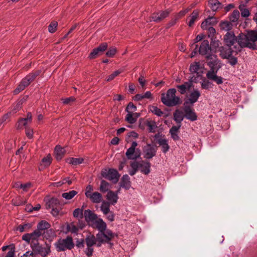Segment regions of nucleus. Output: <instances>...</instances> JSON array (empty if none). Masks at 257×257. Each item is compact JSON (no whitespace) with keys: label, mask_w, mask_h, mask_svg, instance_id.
I'll return each mask as SVG.
<instances>
[{"label":"nucleus","mask_w":257,"mask_h":257,"mask_svg":"<svg viewBox=\"0 0 257 257\" xmlns=\"http://www.w3.org/2000/svg\"><path fill=\"white\" fill-rule=\"evenodd\" d=\"M41 236L46 239L51 240L56 236V233L52 228H49L44 232L43 231Z\"/></svg>","instance_id":"obj_37"},{"label":"nucleus","mask_w":257,"mask_h":257,"mask_svg":"<svg viewBox=\"0 0 257 257\" xmlns=\"http://www.w3.org/2000/svg\"><path fill=\"white\" fill-rule=\"evenodd\" d=\"M106 197L107 200L106 202L109 203V206L110 205H114L117 203L118 199L117 193H115L114 191L111 190L108 191Z\"/></svg>","instance_id":"obj_24"},{"label":"nucleus","mask_w":257,"mask_h":257,"mask_svg":"<svg viewBox=\"0 0 257 257\" xmlns=\"http://www.w3.org/2000/svg\"><path fill=\"white\" fill-rule=\"evenodd\" d=\"M171 13V10L168 9L165 11H161L157 13H154L150 17V21L159 23L163 20L168 17Z\"/></svg>","instance_id":"obj_17"},{"label":"nucleus","mask_w":257,"mask_h":257,"mask_svg":"<svg viewBox=\"0 0 257 257\" xmlns=\"http://www.w3.org/2000/svg\"><path fill=\"white\" fill-rule=\"evenodd\" d=\"M211 41L210 43V46L212 47V51L213 49H216L217 48H220V47H219L220 42L219 40H213V38L211 39Z\"/></svg>","instance_id":"obj_63"},{"label":"nucleus","mask_w":257,"mask_h":257,"mask_svg":"<svg viewBox=\"0 0 257 257\" xmlns=\"http://www.w3.org/2000/svg\"><path fill=\"white\" fill-rule=\"evenodd\" d=\"M84 216L86 221L88 223L90 222L93 223L98 218L97 214L90 209L85 210L84 211Z\"/></svg>","instance_id":"obj_25"},{"label":"nucleus","mask_w":257,"mask_h":257,"mask_svg":"<svg viewBox=\"0 0 257 257\" xmlns=\"http://www.w3.org/2000/svg\"><path fill=\"white\" fill-rule=\"evenodd\" d=\"M137 110V107L136 105H135L133 102H130L127 104V106H126L125 108V111L127 112H132V113H133L134 112L136 111Z\"/></svg>","instance_id":"obj_59"},{"label":"nucleus","mask_w":257,"mask_h":257,"mask_svg":"<svg viewBox=\"0 0 257 257\" xmlns=\"http://www.w3.org/2000/svg\"><path fill=\"white\" fill-rule=\"evenodd\" d=\"M26 201L24 200L21 197L17 196L12 200V203L13 205L19 206L24 205L26 203Z\"/></svg>","instance_id":"obj_48"},{"label":"nucleus","mask_w":257,"mask_h":257,"mask_svg":"<svg viewBox=\"0 0 257 257\" xmlns=\"http://www.w3.org/2000/svg\"><path fill=\"white\" fill-rule=\"evenodd\" d=\"M146 124L148 127V131L149 133L155 132V129L157 127V126L154 120H147Z\"/></svg>","instance_id":"obj_46"},{"label":"nucleus","mask_w":257,"mask_h":257,"mask_svg":"<svg viewBox=\"0 0 257 257\" xmlns=\"http://www.w3.org/2000/svg\"><path fill=\"white\" fill-rule=\"evenodd\" d=\"M225 45L228 47L227 49H232L235 52V47L237 46V37L233 32H228L223 37Z\"/></svg>","instance_id":"obj_8"},{"label":"nucleus","mask_w":257,"mask_h":257,"mask_svg":"<svg viewBox=\"0 0 257 257\" xmlns=\"http://www.w3.org/2000/svg\"><path fill=\"white\" fill-rule=\"evenodd\" d=\"M23 103L22 100L17 101L13 104L12 110L10 112H11V114H15L18 112L22 108Z\"/></svg>","instance_id":"obj_43"},{"label":"nucleus","mask_w":257,"mask_h":257,"mask_svg":"<svg viewBox=\"0 0 257 257\" xmlns=\"http://www.w3.org/2000/svg\"><path fill=\"white\" fill-rule=\"evenodd\" d=\"M101 175L103 178L112 181L114 184L118 181L120 177V174L116 170L111 168L103 169Z\"/></svg>","instance_id":"obj_6"},{"label":"nucleus","mask_w":257,"mask_h":257,"mask_svg":"<svg viewBox=\"0 0 257 257\" xmlns=\"http://www.w3.org/2000/svg\"><path fill=\"white\" fill-rule=\"evenodd\" d=\"M178 20V18H177L175 16H174V18H172L169 23L167 24L166 26V29H168L171 27L172 26L175 25L177 21Z\"/></svg>","instance_id":"obj_64"},{"label":"nucleus","mask_w":257,"mask_h":257,"mask_svg":"<svg viewBox=\"0 0 257 257\" xmlns=\"http://www.w3.org/2000/svg\"><path fill=\"white\" fill-rule=\"evenodd\" d=\"M208 5L213 12L221 8V4L218 0H209Z\"/></svg>","instance_id":"obj_41"},{"label":"nucleus","mask_w":257,"mask_h":257,"mask_svg":"<svg viewBox=\"0 0 257 257\" xmlns=\"http://www.w3.org/2000/svg\"><path fill=\"white\" fill-rule=\"evenodd\" d=\"M62 206L63 204L59 199L54 197L50 199L46 203L47 209H52L51 212L53 216H57L59 215Z\"/></svg>","instance_id":"obj_5"},{"label":"nucleus","mask_w":257,"mask_h":257,"mask_svg":"<svg viewBox=\"0 0 257 257\" xmlns=\"http://www.w3.org/2000/svg\"><path fill=\"white\" fill-rule=\"evenodd\" d=\"M185 117V114L179 109H176L173 112V119L177 125H181V122Z\"/></svg>","instance_id":"obj_26"},{"label":"nucleus","mask_w":257,"mask_h":257,"mask_svg":"<svg viewBox=\"0 0 257 257\" xmlns=\"http://www.w3.org/2000/svg\"><path fill=\"white\" fill-rule=\"evenodd\" d=\"M238 9L240 11V14L242 17L247 18L250 13L248 9L246 8L245 4H240L238 6Z\"/></svg>","instance_id":"obj_40"},{"label":"nucleus","mask_w":257,"mask_h":257,"mask_svg":"<svg viewBox=\"0 0 257 257\" xmlns=\"http://www.w3.org/2000/svg\"><path fill=\"white\" fill-rule=\"evenodd\" d=\"M125 120L130 124H133L136 122L137 118L134 117L133 113L128 112L125 116Z\"/></svg>","instance_id":"obj_55"},{"label":"nucleus","mask_w":257,"mask_h":257,"mask_svg":"<svg viewBox=\"0 0 257 257\" xmlns=\"http://www.w3.org/2000/svg\"><path fill=\"white\" fill-rule=\"evenodd\" d=\"M31 186V184L30 183H27L26 184L16 183L14 187L19 189H22L24 191H27V189L30 188Z\"/></svg>","instance_id":"obj_57"},{"label":"nucleus","mask_w":257,"mask_h":257,"mask_svg":"<svg viewBox=\"0 0 257 257\" xmlns=\"http://www.w3.org/2000/svg\"><path fill=\"white\" fill-rule=\"evenodd\" d=\"M69 160V163L74 166L82 164L84 161V159L82 158H70Z\"/></svg>","instance_id":"obj_54"},{"label":"nucleus","mask_w":257,"mask_h":257,"mask_svg":"<svg viewBox=\"0 0 257 257\" xmlns=\"http://www.w3.org/2000/svg\"><path fill=\"white\" fill-rule=\"evenodd\" d=\"M58 23L57 22H52L48 26L49 32L51 33H55L57 30Z\"/></svg>","instance_id":"obj_58"},{"label":"nucleus","mask_w":257,"mask_h":257,"mask_svg":"<svg viewBox=\"0 0 257 257\" xmlns=\"http://www.w3.org/2000/svg\"><path fill=\"white\" fill-rule=\"evenodd\" d=\"M239 17V12L238 10H234L231 15L229 17V19L230 22H236Z\"/></svg>","instance_id":"obj_51"},{"label":"nucleus","mask_w":257,"mask_h":257,"mask_svg":"<svg viewBox=\"0 0 257 257\" xmlns=\"http://www.w3.org/2000/svg\"><path fill=\"white\" fill-rule=\"evenodd\" d=\"M41 73L40 70L33 71L28 74L20 82L18 87L14 90V94H18L28 86Z\"/></svg>","instance_id":"obj_2"},{"label":"nucleus","mask_w":257,"mask_h":257,"mask_svg":"<svg viewBox=\"0 0 257 257\" xmlns=\"http://www.w3.org/2000/svg\"><path fill=\"white\" fill-rule=\"evenodd\" d=\"M158 143L161 146L162 151L165 154L168 151L170 147L168 145L167 140L165 139H159L158 140Z\"/></svg>","instance_id":"obj_42"},{"label":"nucleus","mask_w":257,"mask_h":257,"mask_svg":"<svg viewBox=\"0 0 257 257\" xmlns=\"http://www.w3.org/2000/svg\"><path fill=\"white\" fill-rule=\"evenodd\" d=\"M144 158L147 159H152L156 156V150L151 144H148L147 148L144 150Z\"/></svg>","instance_id":"obj_22"},{"label":"nucleus","mask_w":257,"mask_h":257,"mask_svg":"<svg viewBox=\"0 0 257 257\" xmlns=\"http://www.w3.org/2000/svg\"><path fill=\"white\" fill-rule=\"evenodd\" d=\"M42 235L36 229L31 233H26L22 236V239L26 241L28 243H36L39 242V238Z\"/></svg>","instance_id":"obj_13"},{"label":"nucleus","mask_w":257,"mask_h":257,"mask_svg":"<svg viewBox=\"0 0 257 257\" xmlns=\"http://www.w3.org/2000/svg\"><path fill=\"white\" fill-rule=\"evenodd\" d=\"M199 11L198 10H194L188 17L189 21L187 23L189 27H191L193 26L195 21L198 18Z\"/></svg>","instance_id":"obj_34"},{"label":"nucleus","mask_w":257,"mask_h":257,"mask_svg":"<svg viewBox=\"0 0 257 257\" xmlns=\"http://www.w3.org/2000/svg\"><path fill=\"white\" fill-rule=\"evenodd\" d=\"M200 95V92L197 89H193V90L190 93L188 98L185 100L183 104L193 105L194 103L198 101Z\"/></svg>","instance_id":"obj_20"},{"label":"nucleus","mask_w":257,"mask_h":257,"mask_svg":"<svg viewBox=\"0 0 257 257\" xmlns=\"http://www.w3.org/2000/svg\"><path fill=\"white\" fill-rule=\"evenodd\" d=\"M237 46L235 47V53L240 52L243 48L247 47L252 50H256L255 43L250 44L248 40L246 34L240 33L237 36Z\"/></svg>","instance_id":"obj_4"},{"label":"nucleus","mask_w":257,"mask_h":257,"mask_svg":"<svg viewBox=\"0 0 257 257\" xmlns=\"http://www.w3.org/2000/svg\"><path fill=\"white\" fill-rule=\"evenodd\" d=\"M52 158L50 154L43 158L39 167V170L42 171L48 167L52 163Z\"/></svg>","instance_id":"obj_23"},{"label":"nucleus","mask_w":257,"mask_h":257,"mask_svg":"<svg viewBox=\"0 0 257 257\" xmlns=\"http://www.w3.org/2000/svg\"><path fill=\"white\" fill-rule=\"evenodd\" d=\"M84 240L87 245L84 252L88 257H91L93 253V246L96 244L97 239L93 234L89 233L86 236Z\"/></svg>","instance_id":"obj_10"},{"label":"nucleus","mask_w":257,"mask_h":257,"mask_svg":"<svg viewBox=\"0 0 257 257\" xmlns=\"http://www.w3.org/2000/svg\"><path fill=\"white\" fill-rule=\"evenodd\" d=\"M181 127V125H177L173 126L169 130V133L171 135V138L174 141H178L180 139L178 136L179 130Z\"/></svg>","instance_id":"obj_35"},{"label":"nucleus","mask_w":257,"mask_h":257,"mask_svg":"<svg viewBox=\"0 0 257 257\" xmlns=\"http://www.w3.org/2000/svg\"><path fill=\"white\" fill-rule=\"evenodd\" d=\"M93 224L100 232H104L106 229V224L101 218H97L93 222Z\"/></svg>","instance_id":"obj_28"},{"label":"nucleus","mask_w":257,"mask_h":257,"mask_svg":"<svg viewBox=\"0 0 257 257\" xmlns=\"http://www.w3.org/2000/svg\"><path fill=\"white\" fill-rule=\"evenodd\" d=\"M103 233V236L105 237V241L108 242L112 239V238L113 237V234L112 232V231L109 229L105 230Z\"/></svg>","instance_id":"obj_56"},{"label":"nucleus","mask_w":257,"mask_h":257,"mask_svg":"<svg viewBox=\"0 0 257 257\" xmlns=\"http://www.w3.org/2000/svg\"><path fill=\"white\" fill-rule=\"evenodd\" d=\"M213 86V84L212 83L205 78H204L201 82V87L203 89L209 90L212 88Z\"/></svg>","instance_id":"obj_45"},{"label":"nucleus","mask_w":257,"mask_h":257,"mask_svg":"<svg viewBox=\"0 0 257 257\" xmlns=\"http://www.w3.org/2000/svg\"><path fill=\"white\" fill-rule=\"evenodd\" d=\"M192 106L183 104V111L185 113V117L191 121H194L197 120V115L192 108Z\"/></svg>","instance_id":"obj_16"},{"label":"nucleus","mask_w":257,"mask_h":257,"mask_svg":"<svg viewBox=\"0 0 257 257\" xmlns=\"http://www.w3.org/2000/svg\"><path fill=\"white\" fill-rule=\"evenodd\" d=\"M93 203L102 202V195L98 192H94L87 197Z\"/></svg>","instance_id":"obj_33"},{"label":"nucleus","mask_w":257,"mask_h":257,"mask_svg":"<svg viewBox=\"0 0 257 257\" xmlns=\"http://www.w3.org/2000/svg\"><path fill=\"white\" fill-rule=\"evenodd\" d=\"M66 183H68L69 185H70L72 183V181L69 177L65 178L59 182H55L54 185L56 187H60Z\"/></svg>","instance_id":"obj_52"},{"label":"nucleus","mask_w":257,"mask_h":257,"mask_svg":"<svg viewBox=\"0 0 257 257\" xmlns=\"http://www.w3.org/2000/svg\"><path fill=\"white\" fill-rule=\"evenodd\" d=\"M122 72V71L117 70L114 71L112 74L107 76L106 81H110L112 80L115 77L118 76L119 74Z\"/></svg>","instance_id":"obj_60"},{"label":"nucleus","mask_w":257,"mask_h":257,"mask_svg":"<svg viewBox=\"0 0 257 257\" xmlns=\"http://www.w3.org/2000/svg\"><path fill=\"white\" fill-rule=\"evenodd\" d=\"M200 68V65L199 62H194L191 63L190 65L189 71L191 73L196 74V78L201 76V74H199V70Z\"/></svg>","instance_id":"obj_31"},{"label":"nucleus","mask_w":257,"mask_h":257,"mask_svg":"<svg viewBox=\"0 0 257 257\" xmlns=\"http://www.w3.org/2000/svg\"><path fill=\"white\" fill-rule=\"evenodd\" d=\"M206 58L208 60L207 65L210 68V70L208 72L213 71L214 72H217L219 68L217 67L218 59L216 55L214 54L208 55Z\"/></svg>","instance_id":"obj_19"},{"label":"nucleus","mask_w":257,"mask_h":257,"mask_svg":"<svg viewBox=\"0 0 257 257\" xmlns=\"http://www.w3.org/2000/svg\"><path fill=\"white\" fill-rule=\"evenodd\" d=\"M50 227L51 225L49 222L46 220H42L38 223L36 230L42 235L43 231L44 232Z\"/></svg>","instance_id":"obj_32"},{"label":"nucleus","mask_w":257,"mask_h":257,"mask_svg":"<svg viewBox=\"0 0 257 257\" xmlns=\"http://www.w3.org/2000/svg\"><path fill=\"white\" fill-rule=\"evenodd\" d=\"M108 45L106 42L100 44L97 47L93 49L89 55L90 59L96 58L99 55H101L107 48Z\"/></svg>","instance_id":"obj_15"},{"label":"nucleus","mask_w":257,"mask_h":257,"mask_svg":"<svg viewBox=\"0 0 257 257\" xmlns=\"http://www.w3.org/2000/svg\"><path fill=\"white\" fill-rule=\"evenodd\" d=\"M246 35L250 44L255 43L257 41V30L248 31Z\"/></svg>","instance_id":"obj_38"},{"label":"nucleus","mask_w":257,"mask_h":257,"mask_svg":"<svg viewBox=\"0 0 257 257\" xmlns=\"http://www.w3.org/2000/svg\"><path fill=\"white\" fill-rule=\"evenodd\" d=\"M100 210L102 212L103 214L106 216V218L110 222H112L114 220L115 214L112 211L110 210L109 203L106 201L103 200L100 206Z\"/></svg>","instance_id":"obj_12"},{"label":"nucleus","mask_w":257,"mask_h":257,"mask_svg":"<svg viewBox=\"0 0 257 257\" xmlns=\"http://www.w3.org/2000/svg\"><path fill=\"white\" fill-rule=\"evenodd\" d=\"M32 224L30 223L20 224L17 227V230L21 232L28 231L32 228Z\"/></svg>","instance_id":"obj_47"},{"label":"nucleus","mask_w":257,"mask_h":257,"mask_svg":"<svg viewBox=\"0 0 257 257\" xmlns=\"http://www.w3.org/2000/svg\"><path fill=\"white\" fill-rule=\"evenodd\" d=\"M203 35H198L193 40V44L191 45V48L193 49L190 54V57H194L197 53L198 45L196 44L197 42H199L203 39Z\"/></svg>","instance_id":"obj_27"},{"label":"nucleus","mask_w":257,"mask_h":257,"mask_svg":"<svg viewBox=\"0 0 257 257\" xmlns=\"http://www.w3.org/2000/svg\"><path fill=\"white\" fill-rule=\"evenodd\" d=\"M111 188L110 184L106 181L102 180L100 183V186L99 187V190L102 193H105L109 191V189Z\"/></svg>","instance_id":"obj_44"},{"label":"nucleus","mask_w":257,"mask_h":257,"mask_svg":"<svg viewBox=\"0 0 257 257\" xmlns=\"http://www.w3.org/2000/svg\"><path fill=\"white\" fill-rule=\"evenodd\" d=\"M212 51V50L209 41L206 40H203L201 42L199 49L197 48V53L198 52L199 54L202 56H205V57L207 56L208 55H213Z\"/></svg>","instance_id":"obj_14"},{"label":"nucleus","mask_w":257,"mask_h":257,"mask_svg":"<svg viewBox=\"0 0 257 257\" xmlns=\"http://www.w3.org/2000/svg\"><path fill=\"white\" fill-rule=\"evenodd\" d=\"M217 72L213 71L207 72L206 77L209 79L214 81L217 84H221L223 83L222 78L221 76H218L216 75Z\"/></svg>","instance_id":"obj_30"},{"label":"nucleus","mask_w":257,"mask_h":257,"mask_svg":"<svg viewBox=\"0 0 257 257\" xmlns=\"http://www.w3.org/2000/svg\"><path fill=\"white\" fill-rule=\"evenodd\" d=\"M56 158L57 160H60L64 157L65 151L64 148L60 146H57L55 149Z\"/></svg>","instance_id":"obj_39"},{"label":"nucleus","mask_w":257,"mask_h":257,"mask_svg":"<svg viewBox=\"0 0 257 257\" xmlns=\"http://www.w3.org/2000/svg\"><path fill=\"white\" fill-rule=\"evenodd\" d=\"M176 89L175 88L169 89L166 93L161 94V100L166 106L172 107L180 105L182 103L181 99L176 95Z\"/></svg>","instance_id":"obj_1"},{"label":"nucleus","mask_w":257,"mask_h":257,"mask_svg":"<svg viewBox=\"0 0 257 257\" xmlns=\"http://www.w3.org/2000/svg\"><path fill=\"white\" fill-rule=\"evenodd\" d=\"M150 110L153 114L158 116H161L164 114V112L156 106H150Z\"/></svg>","instance_id":"obj_53"},{"label":"nucleus","mask_w":257,"mask_h":257,"mask_svg":"<svg viewBox=\"0 0 257 257\" xmlns=\"http://www.w3.org/2000/svg\"><path fill=\"white\" fill-rule=\"evenodd\" d=\"M193 82H196V78L194 76L191 77L188 81L184 82L182 84L176 85L178 91L180 94H185L190 90L193 87Z\"/></svg>","instance_id":"obj_11"},{"label":"nucleus","mask_w":257,"mask_h":257,"mask_svg":"<svg viewBox=\"0 0 257 257\" xmlns=\"http://www.w3.org/2000/svg\"><path fill=\"white\" fill-rule=\"evenodd\" d=\"M31 245L34 247L37 254L42 257H47L51 252V245L49 243L46 242L44 246L39 242L31 243Z\"/></svg>","instance_id":"obj_7"},{"label":"nucleus","mask_w":257,"mask_h":257,"mask_svg":"<svg viewBox=\"0 0 257 257\" xmlns=\"http://www.w3.org/2000/svg\"><path fill=\"white\" fill-rule=\"evenodd\" d=\"M143 166L140 167L142 168L141 172L145 175H147L150 172L151 164L148 162H143Z\"/></svg>","instance_id":"obj_49"},{"label":"nucleus","mask_w":257,"mask_h":257,"mask_svg":"<svg viewBox=\"0 0 257 257\" xmlns=\"http://www.w3.org/2000/svg\"><path fill=\"white\" fill-rule=\"evenodd\" d=\"M219 51L220 52V55L223 59H227L228 60V63L231 66L235 65L237 63V59L233 56L232 53L234 52L232 49H226L223 46H221L219 48Z\"/></svg>","instance_id":"obj_9"},{"label":"nucleus","mask_w":257,"mask_h":257,"mask_svg":"<svg viewBox=\"0 0 257 257\" xmlns=\"http://www.w3.org/2000/svg\"><path fill=\"white\" fill-rule=\"evenodd\" d=\"M138 143L136 142H133L131 146L127 150L125 155L128 160H136L140 157V153L135 152Z\"/></svg>","instance_id":"obj_18"},{"label":"nucleus","mask_w":257,"mask_h":257,"mask_svg":"<svg viewBox=\"0 0 257 257\" xmlns=\"http://www.w3.org/2000/svg\"><path fill=\"white\" fill-rule=\"evenodd\" d=\"M120 187L124 188L125 190H128L131 187V182L130 178L128 175L125 174L122 177L120 182H119Z\"/></svg>","instance_id":"obj_29"},{"label":"nucleus","mask_w":257,"mask_h":257,"mask_svg":"<svg viewBox=\"0 0 257 257\" xmlns=\"http://www.w3.org/2000/svg\"><path fill=\"white\" fill-rule=\"evenodd\" d=\"M73 216L75 217L82 218L83 217V210L80 208L75 209L73 211Z\"/></svg>","instance_id":"obj_61"},{"label":"nucleus","mask_w":257,"mask_h":257,"mask_svg":"<svg viewBox=\"0 0 257 257\" xmlns=\"http://www.w3.org/2000/svg\"><path fill=\"white\" fill-rule=\"evenodd\" d=\"M56 250L58 252L64 251L67 249L71 250L74 247L73 238L68 235L66 238L59 239L54 244Z\"/></svg>","instance_id":"obj_3"},{"label":"nucleus","mask_w":257,"mask_h":257,"mask_svg":"<svg viewBox=\"0 0 257 257\" xmlns=\"http://www.w3.org/2000/svg\"><path fill=\"white\" fill-rule=\"evenodd\" d=\"M217 22L215 17L209 16L205 19L201 24V28L203 30H207V28L212 27L215 25Z\"/></svg>","instance_id":"obj_21"},{"label":"nucleus","mask_w":257,"mask_h":257,"mask_svg":"<svg viewBox=\"0 0 257 257\" xmlns=\"http://www.w3.org/2000/svg\"><path fill=\"white\" fill-rule=\"evenodd\" d=\"M77 191L75 190H72L68 192L63 193L62 194V196L66 200H70L73 198L76 195H77Z\"/></svg>","instance_id":"obj_50"},{"label":"nucleus","mask_w":257,"mask_h":257,"mask_svg":"<svg viewBox=\"0 0 257 257\" xmlns=\"http://www.w3.org/2000/svg\"><path fill=\"white\" fill-rule=\"evenodd\" d=\"M116 52V48L115 47H110L106 53V55L108 57H113Z\"/></svg>","instance_id":"obj_62"},{"label":"nucleus","mask_w":257,"mask_h":257,"mask_svg":"<svg viewBox=\"0 0 257 257\" xmlns=\"http://www.w3.org/2000/svg\"><path fill=\"white\" fill-rule=\"evenodd\" d=\"M219 27L221 30L228 32H231L233 28V25L230 21H221L219 24Z\"/></svg>","instance_id":"obj_36"}]
</instances>
